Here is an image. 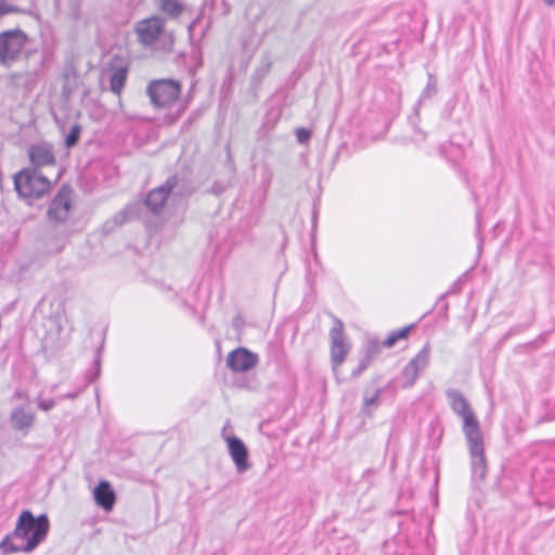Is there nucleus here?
<instances>
[{"instance_id": "1", "label": "nucleus", "mask_w": 555, "mask_h": 555, "mask_svg": "<svg viewBox=\"0 0 555 555\" xmlns=\"http://www.w3.org/2000/svg\"><path fill=\"white\" fill-rule=\"evenodd\" d=\"M49 529L50 521L46 514L35 517L30 511L25 509L17 518L13 534L26 540L24 552L29 553L46 540Z\"/></svg>"}, {"instance_id": "2", "label": "nucleus", "mask_w": 555, "mask_h": 555, "mask_svg": "<svg viewBox=\"0 0 555 555\" xmlns=\"http://www.w3.org/2000/svg\"><path fill=\"white\" fill-rule=\"evenodd\" d=\"M192 190L185 178L179 175L170 176L162 185L151 190L144 201L146 208L154 215H159L167 201L176 202L186 195Z\"/></svg>"}, {"instance_id": "3", "label": "nucleus", "mask_w": 555, "mask_h": 555, "mask_svg": "<svg viewBox=\"0 0 555 555\" xmlns=\"http://www.w3.org/2000/svg\"><path fill=\"white\" fill-rule=\"evenodd\" d=\"M14 188L21 197L33 201L44 196L51 182L41 171L24 168L14 175Z\"/></svg>"}, {"instance_id": "4", "label": "nucleus", "mask_w": 555, "mask_h": 555, "mask_svg": "<svg viewBox=\"0 0 555 555\" xmlns=\"http://www.w3.org/2000/svg\"><path fill=\"white\" fill-rule=\"evenodd\" d=\"M146 93L155 107L168 108L178 101L181 83L173 79L153 80L149 83Z\"/></svg>"}, {"instance_id": "5", "label": "nucleus", "mask_w": 555, "mask_h": 555, "mask_svg": "<svg viewBox=\"0 0 555 555\" xmlns=\"http://www.w3.org/2000/svg\"><path fill=\"white\" fill-rule=\"evenodd\" d=\"M451 410L463 420V433L465 437L481 433L479 422L472 410L468 401L457 389L446 390Z\"/></svg>"}, {"instance_id": "6", "label": "nucleus", "mask_w": 555, "mask_h": 555, "mask_svg": "<svg viewBox=\"0 0 555 555\" xmlns=\"http://www.w3.org/2000/svg\"><path fill=\"white\" fill-rule=\"evenodd\" d=\"M333 326L330 331V351L332 370L337 374L339 366L344 363L347 354L351 350V344L346 338L341 320L333 317Z\"/></svg>"}, {"instance_id": "7", "label": "nucleus", "mask_w": 555, "mask_h": 555, "mask_svg": "<svg viewBox=\"0 0 555 555\" xmlns=\"http://www.w3.org/2000/svg\"><path fill=\"white\" fill-rule=\"evenodd\" d=\"M25 34L20 30H7L0 34V64L9 65L16 61L25 44Z\"/></svg>"}, {"instance_id": "8", "label": "nucleus", "mask_w": 555, "mask_h": 555, "mask_svg": "<svg viewBox=\"0 0 555 555\" xmlns=\"http://www.w3.org/2000/svg\"><path fill=\"white\" fill-rule=\"evenodd\" d=\"M468 443L472 475L474 479L482 480L487 474V463L485 457V447L481 433L465 437Z\"/></svg>"}, {"instance_id": "9", "label": "nucleus", "mask_w": 555, "mask_h": 555, "mask_svg": "<svg viewBox=\"0 0 555 555\" xmlns=\"http://www.w3.org/2000/svg\"><path fill=\"white\" fill-rule=\"evenodd\" d=\"M72 209V189L63 185L50 203L47 216L50 221L65 222Z\"/></svg>"}, {"instance_id": "10", "label": "nucleus", "mask_w": 555, "mask_h": 555, "mask_svg": "<svg viewBox=\"0 0 555 555\" xmlns=\"http://www.w3.org/2000/svg\"><path fill=\"white\" fill-rule=\"evenodd\" d=\"M227 366L234 373H243L254 369L258 362L257 353L244 347H237L227 357Z\"/></svg>"}, {"instance_id": "11", "label": "nucleus", "mask_w": 555, "mask_h": 555, "mask_svg": "<svg viewBox=\"0 0 555 555\" xmlns=\"http://www.w3.org/2000/svg\"><path fill=\"white\" fill-rule=\"evenodd\" d=\"M229 454L234 462L236 470L242 474L245 473L250 464L248 462V450L245 443L236 436L225 438Z\"/></svg>"}, {"instance_id": "12", "label": "nucleus", "mask_w": 555, "mask_h": 555, "mask_svg": "<svg viewBox=\"0 0 555 555\" xmlns=\"http://www.w3.org/2000/svg\"><path fill=\"white\" fill-rule=\"evenodd\" d=\"M30 165L27 168H34L35 171H41V168L55 165V156L52 150L44 144H33L28 149Z\"/></svg>"}, {"instance_id": "13", "label": "nucleus", "mask_w": 555, "mask_h": 555, "mask_svg": "<svg viewBox=\"0 0 555 555\" xmlns=\"http://www.w3.org/2000/svg\"><path fill=\"white\" fill-rule=\"evenodd\" d=\"M163 28V21L159 17L154 16L140 22L135 31L141 43L144 46H151L157 40Z\"/></svg>"}, {"instance_id": "14", "label": "nucleus", "mask_w": 555, "mask_h": 555, "mask_svg": "<svg viewBox=\"0 0 555 555\" xmlns=\"http://www.w3.org/2000/svg\"><path fill=\"white\" fill-rule=\"evenodd\" d=\"M383 379L380 376L373 377L363 390L362 412L366 415L372 414L371 408H377L380 403L379 397L384 392Z\"/></svg>"}, {"instance_id": "15", "label": "nucleus", "mask_w": 555, "mask_h": 555, "mask_svg": "<svg viewBox=\"0 0 555 555\" xmlns=\"http://www.w3.org/2000/svg\"><path fill=\"white\" fill-rule=\"evenodd\" d=\"M95 503L105 511H111L115 504L116 495L108 481L102 480L93 491Z\"/></svg>"}, {"instance_id": "16", "label": "nucleus", "mask_w": 555, "mask_h": 555, "mask_svg": "<svg viewBox=\"0 0 555 555\" xmlns=\"http://www.w3.org/2000/svg\"><path fill=\"white\" fill-rule=\"evenodd\" d=\"M35 413L23 408H15L10 414L11 426L18 431H28L35 422Z\"/></svg>"}, {"instance_id": "17", "label": "nucleus", "mask_w": 555, "mask_h": 555, "mask_svg": "<svg viewBox=\"0 0 555 555\" xmlns=\"http://www.w3.org/2000/svg\"><path fill=\"white\" fill-rule=\"evenodd\" d=\"M128 75V67L126 65H120L112 68L109 75V90L119 94L125 87Z\"/></svg>"}, {"instance_id": "18", "label": "nucleus", "mask_w": 555, "mask_h": 555, "mask_svg": "<svg viewBox=\"0 0 555 555\" xmlns=\"http://www.w3.org/2000/svg\"><path fill=\"white\" fill-rule=\"evenodd\" d=\"M430 361V346L429 344H425L423 348L409 361V365H412L413 369L418 371L421 374L426 370L429 365Z\"/></svg>"}, {"instance_id": "19", "label": "nucleus", "mask_w": 555, "mask_h": 555, "mask_svg": "<svg viewBox=\"0 0 555 555\" xmlns=\"http://www.w3.org/2000/svg\"><path fill=\"white\" fill-rule=\"evenodd\" d=\"M184 9L185 5L181 0H159V10L169 18H178Z\"/></svg>"}, {"instance_id": "20", "label": "nucleus", "mask_w": 555, "mask_h": 555, "mask_svg": "<svg viewBox=\"0 0 555 555\" xmlns=\"http://www.w3.org/2000/svg\"><path fill=\"white\" fill-rule=\"evenodd\" d=\"M427 77H428L427 85L424 88V90L422 91V93H421V95L418 98V101H417V103L415 105V111L416 112L418 111V108H420V106H421V104L423 102H425L426 100L433 98L438 92L437 79L435 78L434 74L428 73Z\"/></svg>"}, {"instance_id": "21", "label": "nucleus", "mask_w": 555, "mask_h": 555, "mask_svg": "<svg viewBox=\"0 0 555 555\" xmlns=\"http://www.w3.org/2000/svg\"><path fill=\"white\" fill-rule=\"evenodd\" d=\"M100 364H101L100 350H98L96 351V357L94 359L95 372L92 373V374H88L86 376L87 382H86L85 386L81 387L80 389L76 390V391L65 393V395L61 396L60 398L72 399V400L76 399L88 384L92 383L94 379H96L99 377V375H100Z\"/></svg>"}, {"instance_id": "22", "label": "nucleus", "mask_w": 555, "mask_h": 555, "mask_svg": "<svg viewBox=\"0 0 555 555\" xmlns=\"http://www.w3.org/2000/svg\"><path fill=\"white\" fill-rule=\"evenodd\" d=\"M16 538L15 534H13V531L9 534H7L1 541H0V551L4 555L12 554V553H18L24 552V545H17L12 542V539Z\"/></svg>"}, {"instance_id": "23", "label": "nucleus", "mask_w": 555, "mask_h": 555, "mask_svg": "<svg viewBox=\"0 0 555 555\" xmlns=\"http://www.w3.org/2000/svg\"><path fill=\"white\" fill-rule=\"evenodd\" d=\"M413 325H409L397 331L391 332L387 338L383 341V346L391 348L399 339L406 338Z\"/></svg>"}, {"instance_id": "24", "label": "nucleus", "mask_w": 555, "mask_h": 555, "mask_svg": "<svg viewBox=\"0 0 555 555\" xmlns=\"http://www.w3.org/2000/svg\"><path fill=\"white\" fill-rule=\"evenodd\" d=\"M402 378H403V388H411L421 373L412 367V365L406 364L401 372Z\"/></svg>"}, {"instance_id": "25", "label": "nucleus", "mask_w": 555, "mask_h": 555, "mask_svg": "<svg viewBox=\"0 0 555 555\" xmlns=\"http://www.w3.org/2000/svg\"><path fill=\"white\" fill-rule=\"evenodd\" d=\"M382 347H384L383 343H380L377 338L369 339L363 357L372 361L375 357L378 356Z\"/></svg>"}, {"instance_id": "26", "label": "nucleus", "mask_w": 555, "mask_h": 555, "mask_svg": "<svg viewBox=\"0 0 555 555\" xmlns=\"http://www.w3.org/2000/svg\"><path fill=\"white\" fill-rule=\"evenodd\" d=\"M81 126L79 124H75L69 133L66 135L65 138V145L66 147L70 149L73 146H75L79 139H80V134H81Z\"/></svg>"}, {"instance_id": "27", "label": "nucleus", "mask_w": 555, "mask_h": 555, "mask_svg": "<svg viewBox=\"0 0 555 555\" xmlns=\"http://www.w3.org/2000/svg\"><path fill=\"white\" fill-rule=\"evenodd\" d=\"M371 362L372 361H370L367 358L362 357L359 362V365L352 371L351 376L352 377L360 376L367 369V366L371 364Z\"/></svg>"}, {"instance_id": "28", "label": "nucleus", "mask_w": 555, "mask_h": 555, "mask_svg": "<svg viewBox=\"0 0 555 555\" xmlns=\"http://www.w3.org/2000/svg\"><path fill=\"white\" fill-rule=\"evenodd\" d=\"M310 137H311V132L308 129H305V128L296 129V138L300 144L307 143L309 141Z\"/></svg>"}, {"instance_id": "29", "label": "nucleus", "mask_w": 555, "mask_h": 555, "mask_svg": "<svg viewBox=\"0 0 555 555\" xmlns=\"http://www.w3.org/2000/svg\"><path fill=\"white\" fill-rule=\"evenodd\" d=\"M17 12V8L9 4L7 0H0V18L9 13H15Z\"/></svg>"}, {"instance_id": "30", "label": "nucleus", "mask_w": 555, "mask_h": 555, "mask_svg": "<svg viewBox=\"0 0 555 555\" xmlns=\"http://www.w3.org/2000/svg\"><path fill=\"white\" fill-rule=\"evenodd\" d=\"M465 279H466V273L462 274L454 283L453 285L451 286V288L449 289L448 294H454V293H459L460 289H461V285L465 282Z\"/></svg>"}, {"instance_id": "31", "label": "nucleus", "mask_w": 555, "mask_h": 555, "mask_svg": "<svg viewBox=\"0 0 555 555\" xmlns=\"http://www.w3.org/2000/svg\"><path fill=\"white\" fill-rule=\"evenodd\" d=\"M54 405H55V402L52 399L42 400L38 404L39 409L42 411H46V412L52 410L54 408Z\"/></svg>"}, {"instance_id": "32", "label": "nucleus", "mask_w": 555, "mask_h": 555, "mask_svg": "<svg viewBox=\"0 0 555 555\" xmlns=\"http://www.w3.org/2000/svg\"><path fill=\"white\" fill-rule=\"evenodd\" d=\"M126 211H120L116 217V223L121 224L126 220Z\"/></svg>"}, {"instance_id": "33", "label": "nucleus", "mask_w": 555, "mask_h": 555, "mask_svg": "<svg viewBox=\"0 0 555 555\" xmlns=\"http://www.w3.org/2000/svg\"><path fill=\"white\" fill-rule=\"evenodd\" d=\"M547 5L553 7L555 5V0H543Z\"/></svg>"}, {"instance_id": "34", "label": "nucleus", "mask_w": 555, "mask_h": 555, "mask_svg": "<svg viewBox=\"0 0 555 555\" xmlns=\"http://www.w3.org/2000/svg\"><path fill=\"white\" fill-rule=\"evenodd\" d=\"M269 67H270V63L267 64V66L264 68V73H267L269 70Z\"/></svg>"}, {"instance_id": "35", "label": "nucleus", "mask_w": 555, "mask_h": 555, "mask_svg": "<svg viewBox=\"0 0 555 555\" xmlns=\"http://www.w3.org/2000/svg\"><path fill=\"white\" fill-rule=\"evenodd\" d=\"M420 137H421L420 139H422V140H424V139H425V134H424V133H422V132H420Z\"/></svg>"}, {"instance_id": "36", "label": "nucleus", "mask_w": 555, "mask_h": 555, "mask_svg": "<svg viewBox=\"0 0 555 555\" xmlns=\"http://www.w3.org/2000/svg\"><path fill=\"white\" fill-rule=\"evenodd\" d=\"M218 192H220L219 188H216V190H214V193H218Z\"/></svg>"}, {"instance_id": "37", "label": "nucleus", "mask_w": 555, "mask_h": 555, "mask_svg": "<svg viewBox=\"0 0 555 555\" xmlns=\"http://www.w3.org/2000/svg\"><path fill=\"white\" fill-rule=\"evenodd\" d=\"M218 192H220L219 188H216V190H214V193H218Z\"/></svg>"}]
</instances>
